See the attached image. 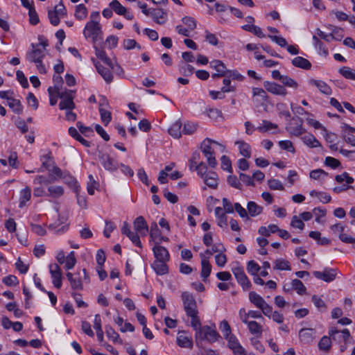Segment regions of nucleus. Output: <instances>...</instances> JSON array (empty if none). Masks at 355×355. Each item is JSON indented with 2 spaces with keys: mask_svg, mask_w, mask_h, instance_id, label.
Listing matches in <instances>:
<instances>
[{
  "mask_svg": "<svg viewBox=\"0 0 355 355\" xmlns=\"http://www.w3.org/2000/svg\"><path fill=\"white\" fill-rule=\"evenodd\" d=\"M219 337L220 335L215 328H212L207 325L203 326L196 333V340H207L210 343L216 342Z\"/></svg>",
  "mask_w": 355,
  "mask_h": 355,
  "instance_id": "obj_3",
  "label": "nucleus"
},
{
  "mask_svg": "<svg viewBox=\"0 0 355 355\" xmlns=\"http://www.w3.org/2000/svg\"><path fill=\"white\" fill-rule=\"evenodd\" d=\"M110 6L116 14L119 15H125L126 12V8L117 0L112 1L110 3Z\"/></svg>",
  "mask_w": 355,
  "mask_h": 355,
  "instance_id": "obj_46",
  "label": "nucleus"
},
{
  "mask_svg": "<svg viewBox=\"0 0 355 355\" xmlns=\"http://www.w3.org/2000/svg\"><path fill=\"white\" fill-rule=\"evenodd\" d=\"M31 197V189L28 187H26L20 191V197L19 201V207L20 208L24 207L26 203L30 200Z\"/></svg>",
  "mask_w": 355,
  "mask_h": 355,
  "instance_id": "obj_28",
  "label": "nucleus"
},
{
  "mask_svg": "<svg viewBox=\"0 0 355 355\" xmlns=\"http://www.w3.org/2000/svg\"><path fill=\"white\" fill-rule=\"evenodd\" d=\"M98 73L103 77L107 83H110L113 80V76L110 71V67L106 68L98 62H94Z\"/></svg>",
  "mask_w": 355,
  "mask_h": 355,
  "instance_id": "obj_18",
  "label": "nucleus"
},
{
  "mask_svg": "<svg viewBox=\"0 0 355 355\" xmlns=\"http://www.w3.org/2000/svg\"><path fill=\"white\" fill-rule=\"evenodd\" d=\"M232 272L234 275L238 283L244 290H248L251 287V283L245 274L243 268L238 263L232 268Z\"/></svg>",
  "mask_w": 355,
  "mask_h": 355,
  "instance_id": "obj_7",
  "label": "nucleus"
},
{
  "mask_svg": "<svg viewBox=\"0 0 355 355\" xmlns=\"http://www.w3.org/2000/svg\"><path fill=\"white\" fill-rule=\"evenodd\" d=\"M166 261H155L152 265L153 268L158 275H163L168 272V268L166 264Z\"/></svg>",
  "mask_w": 355,
  "mask_h": 355,
  "instance_id": "obj_30",
  "label": "nucleus"
},
{
  "mask_svg": "<svg viewBox=\"0 0 355 355\" xmlns=\"http://www.w3.org/2000/svg\"><path fill=\"white\" fill-rule=\"evenodd\" d=\"M89 181L87 184V190L89 195L94 193V189L98 187V182H96L92 175H89Z\"/></svg>",
  "mask_w": 355,
  "mask_h": 355,
  "instance_id": "obj_52",
  "label": "nucleus"
},
{
  "mask_svg": "<svg viewBox=\"0 0 355 355\" xmlns=\"http://www.w3.org/2000/svg\"><path fill=\"white\" fill-rule=\"evenodd\" d=\"M212 144H218V142L209 138H206L201 144V150L207 158L208 164L211 168H215L217 165V161L214 156V150L211 146Z\"/></svg>",
  "mask_w": 355,
  "mask_h": 355,
  "instance_id": "obj_1",
  "label": "nucleus"
},
{
  "mask_svg": "<svg viewBox=\"0 0 355 355\" xmlns=\"http://www.w3.org/2000/svg\"><path fill=\"white\" fill-rule=\"evenodd\" d=\"M8 105L12 110L16 114H21L23 112V106L21 102L18 99L14 98L8 99Z\"/></svg>",
  "mask_w": 355,
  "mask_h": 355,
  "instance_id": "obj_37",
  "label": "nucleus"
},
{
  "mask_svg": "<svg viewBox=\"0 0 355 355\" xmlns=\"http://www.w3.org/2000/svg\"><path fill=\"white\" fill-rule=\"evenodd\" d=\"M335 180L338 183H342L345 181L347 184H351L354 182V178L350 177L347 172H344L340 175H337L335 177Z\"/></svg>",
  "mask_w": 355,
  "mask_h": 355,
  "instance_id": "obj_56",
  "label": "nucleus"
},
{
  "mask_svg": "<svg viewBox=\"0 0 355 355\" xmlns=\"http://www.w3.org/2000/svg\"><path fill=\"white\" fill-rule=\"evenodd\" d=\"M263 87L267 92L274 95L285 96L288 94L286 89L283 85L275 82L264 81Z\"/></svg>",
  "mask_w": 355,
  "mask_h": 355,
  "instance_id": "obj_11",
  "label": "nucleus"
},
{
  "mask_svg": "<svg viewBox=\"0 0 355 355\" xmlns=\"http://www.w3.org/2000/svg\"><path fill=\"white\" fill-rule=\"evenodd\" d=\"M194 171H196L198 175H200L202 178H204L206 174L208 173L207 165L202 162H199V164L196 166Z\"/></svg>",
  "mask_w": 355,
  "mask_h": 355,
  "instance_id": "obj_61",
  "label": "nucleus"
},
{
  "mask_svg": "<svg viewBox=\"0 0 355 355\" xmlns=\"http://www.w3.org/2000/svg\"><path fill=\"white\" fill-rule=\"evenodd\" d=\"M313 274L318 279L331 282L336 278L338 271L335 268H325L323 271H314Z\"/></svg>",
  "mask_w": 355,
  "mask_h": 355,
  "instance_id": "obj_10",
  "label": "nucleus"
},
{
  "mask_svg": "<svg viewBox=\"0 0 355 355\" xmlns=\"http://www.w3.org/2000/svg\"><path fill=\"white\" fill-rule=\"evenodd\" d=\"M226 249L223 245L220 243H216L212 245L211 250L207 249L205 250V253H200V257H201V256H202L204 258L207 257V260H209L214 252H223Z\"/></svg>",
  "mask_w": 355,
  "mask_h": 355,
  "instance_id": "obj_27",
  "label": "nucleus"
},
{
  "mask_svg": "<svg viewBox=\"0 0 355 355\" xmlns=\"http://www.w3.org/2000/svg\"><path fill=\"white\" fill-rule=\"evenodd\" d=\"M32 50L26 54V59L31 62H40L45 56L44 49L39 48V45L31 44Z\"/></svg>",
  "mask_w": 355,
  "mask_h": 355,
  "instance_id": "obj_12",
  "label": "nucleus"
},
{
  "mask_svg": "<svg viewBox=\"0 0 355 355\" xmlns=\"http://www.w3.org/2000/svg\"><path fill=\"white\" fill-rule=\"evenodd\" d=\"M315 331L313 329H302L299 332V337L304 343H310L313 341Z\"/></svg>",
  "mask_w": 355,
  "mask_h": 355,
  "instance_id": "obj_20",
  "label": "nucleus"
},
{
  "mask_svg": "<svg viewBox=\"0 0 355 355\" xmlns=\"http://www.w3.org/2000/svg\"><path fill=\"white\" fill-rule=\"evenodd\" d=\"M53 80L54 86L51 87V89L55 90V94H59L63 84V79L60 76H53Z\"/></svg>",
  "mask_w": 355,
  "mask_h": 355,
  "instance_id": "obj_54",
  "label": "nucleus"
},
{
  "mask_svg": "<svg viewBox=\"0 0 355 355\" xmlns=\"http://www.w3.org/2000/svg\"><path fill=\"white\" fill-rule=\"evenodd\" d=\"M277 125L267 120H263L256 129L261 132H268L272 129H277Z\"/></svg>",
  "mask_w": 355,
  "mask_h": 355,
  "instance_id": "obj_39",
  "label": "nucleus"
},
{
  "mask_svg": "<svg viewBox=\"0 0 355 355\" xmlns=\"http://www.w3.org/2000/svg\"><path fill=\"white\" fill-rule=\"evenodd\" d=\"M279 230L277 225L275 224H270L268 227L261 226L259 228L258 232L262 236H270L271 234L276 233Z\"/></svg>",
  "mask_w": 355,
  "mask_h": 355,
  "instance_id": "obj_34",
  "label": "nucleus"
},
{
  "mask_svg": "<svg viewBox=\"0 0 355 355\" xmlns=\"http://www.w3.org/2000/svg\"><path fill=\"white\" fill-rule=\"evenodd\" d=\"M292 288L297 291L300 295H303L306 292V287L298 279H295L291 282Z\"/></svg>",
  "mask_w": 355,
  "mask_h": 355,
  "instance_id": "obj_48",
  "label": "nucleus"
},
{
  "mask_svg": "<svg viewBox=\"0 0 355 355\" xmlns=\"http://www.w3.org/2000/svg\"><path fill=\"white\" fill-rule=\"evenodd\" d=\"M302 139L303 142L311 148L320 146L319 141L311 134L304 135Z\"/></svg>",
  "mask_w": 355,
  "mask_h": 355,
  "instance_id": "obj_41",
  "label": "nucleus"
},
{
  "mask_svg": "<svg viewBox=\"0 0 355 355\" xmlns=\"http://www.w3.org/2000/svg\"><path fill=\"white\" fill-rule=\"evenodd\" d=\"M215 216L217 218L218 225L220 227L225 228L227 226V218L226 213L223 212V209L220 207H216L214 210Z\"/></svg>",
  "mask_w": 355,
  "mask_h": 355,
  "instance_id": "obj_23",
  "label": "nucleus"
},
{
  "mask_svg": "<svg viewBox=\"0 0 355 355\" xmlns=\"http://www.w3.org/2000/svg\"><path fill=\"white\" fill-rule=\"evenodd\" d=\"M56 94L61 99L59 103L60 110H73L75 108V104L73 101L74 98V92L73 90L68 89Z\"/></svg>",
  "mask_w": 355,
  "mask_h": 355,
  "instance_id": "obj_5",
  "label": "nucleus"
},
{
  "mask_svg": "<svg viewBox=\"0 0 355 355\" xmlns=\"http://www.w3.org/2000/svg\"><path fill=\"white\" fill-rule=\"evenodd\" d=\"M69 134L77 141L80 142L85 146L89 147L90 146V143L85 140L78 132L76 128L73 127H71L69 128Z\"/></svg>",
  "mask_w": 355,
  "mask_h": 355,
  "instance_id": "obj_40",
  "label": "nucleus"
},
{
  "mask_svg": "<svg viewBox=\"0 0 355 355\" xmlns=\"http://www.w3.org/2000/svg\"><path fill=\"white\" fill-rule=\"evenodd\" d=\"M116 229L114 223L110 220H105V226L103 231V234L106 238H110V233Z\"/></svg>",
  "mask_w": 355,
  "mask_h": 355,
  "instance_id": "obj_60",
  "label": "nucleus"
},
{
  "mask_svg": "<svg viewBox=\"0 0 355 355\" xmlns=\"http://www.w3.org/2000/svg\"><path fill=\"white\" fill-rule=\"evenodd\" d=\"M201 277L204 282H206L207 277L210 275L211 271V266L209 261L207 260V257H203L201 256Z\"/></svg>",
  "mask_w": 355,
  "mask_h": 355,
  "instance_id": "obj_24",
  "label": "nucleus"
},
{
  "mask_svg": "<svg viewBox=\"0 0 355 355\" xmlns=\"http://www.w3.org/2000/svg\"><path fill=\"white\" fill-rule=\"evenodd\" d=\"M87 15V10L83 4H79L76 7L75 17L78 20H83Z\"/></svg>",
  "mask_w": 355,
  "mask_h": 355,
  "instance_id": "obj_47",
  "label": "nucleus"
},
{
  "mask_svg": "<svg viewBox=\"0 0 355 355\" xmlns=\"http://www.w3.org/2000/svg\"><path fill=\"white\" fill-rule=\"evenodd\" d=\"M302 124L303 121L302 119L299 117L293 118L291 123L286 128V129L290 132V134L298 137L304 132Z\"/></svg>",
  "mask_w": 355,
  "mask_h": 355,
  "instance_id": "obj_13",
  "label": "nucleus"
},
{
  "mask_svg": "<svg viewBox=\"0 0 355 355\" xmlns=\"http://www.w3.org/2000/svg\"><path fill=\"white\" fill-rule=\"evenodd\" d=\"M292 64L295 67L301 68L303 69L309 70L311 68V62L306 58L297 56L292 60Z\"/></svg>",
  "mask_w": 355,
  "mask_h": 355,
  "instance_id": "obj_26",
  "label": "nucleus"
},
{
  "mask_svg": "<svg viewBox=\"0 0 355 355\" xmlns=\"http://www.w3.org/2000/svg\"><path fill=\"white\" fill-rule=\"evenodd\" d=\"M329 335L333 340L338 343H347L350 338V333L347 329L338 331L336 328L332 327L329 331Z\"/></svg>",
  "mask_w": 355,
  "mask_h": 355,
  "instance_id": "obj_9",
  "label": "nucleus"
},
{
  "mask_svg": "<svg viewBox=\"0 0 355 355\" xmlns=\"http://www.w3.org/2000/svg\"><path fill=\"white\" fill-rule=\"evenodd\" d=\"M153 252L156 261H168L170 254L167 249L159 245V242H155V246L153 248Z\"/></svg>",
  "mask_w": 355,
  "mask_h": 355,
  "instance_id": "obj_14",
  "label": "nucleus"
},
{
  "mask_svg": "<svg viewBox=\"0 0 355 355\" xmlns=\"http://www.w3.org/2000/svg\"><path fill=\"white\" fill-rule=\"evenodd\" d=\"M281 83H282L284 87H288L295 89H296L298 87L297 83L292 78L286 75H284V77L282 78Z\"/></svg>",
  "mask_w": 355,
  "mask_h": 355,
  "instance_id": "obj_51",
  "label": "nucleus"
},
{
  "mask_svg": "<svg viewBox=\"0 0 355 355\" xmlns=\"http://www.w3.org/2000/svg\"><path fill=\"white\" fill-rule=\"evenodd\" d=\"M236 145H238L240 154L247 158H250L251 156V147L250 146L245 142L244 141H236Z\"/></svg>",
  "mask_w": 355,
  "mask_h": 355,
  "instance_id": "obj_29",
  "label": "nucleus"
},
{
  "mask_svg": "<svg viewBox=\"0 0 355 355\" xmlns=\"http://www.w3.org/2000/svg\"><path fill=\"white\" fill-rule=\"evenodd\" d=\"M47 196L52 198H59L64 193V189L61 186H50L48 187Z\"/></svg>",
  "mask_w": 355,
  "mask_h": 355,
  "instance_id": "obj_43",
  "label": "nucleus"
},
{
  "mask_svg": "<svg viewBox=\"0 0 355 355\" xmlns=\"http://www.w3.org/2000/svg\"><path fill=\"white\" fill-rule=\"evenodd\" d=\"M188 317L191 318V327L194 329L196 331V333L199 329H201L202 327H201V323L199 317L198 316V313H195L193 315H189Z\"/></svg>",
  "mask_w": 355,
  "mask_h": 355,
  "instance_id": "obj_59",
  "label": "nucleus"
},
{
  "mask_svg": "<svg viewBox=\"0 0 355 355\" xmlns=\"http://www.w3.org/2000/svg\"><path fill=\"white\" fill-rule=\"evenodd\" d=\"M200 155L198 152H194L192 154L191 157L189 160L190 171H194V168H196V166L199 164L198 160L200 159Z\"/></svg>",
  "mask_w": 355,
  "mask_h": 355,
  "instance_id": "obj_63",
  "label": "nucleus"
},
{
  "mask_svg": "<svg viewBox=\"0 0 355 355\" xmlns=\"http://www.w3.org/2000/svg\"><path fill=\"white\" fill-rule=\"evenodd\" d=\"M177 345L181 347L191 348L193 343L191 338L187 336L184 332H179L177 337Z\"/></svg>",
  "mask_w": 355,
  "mask_h": 355,
  "instance_id": "obj_25",
  "label": "nucleus"
},
{
  "mask_svg": "<svg viewBox=\"0 0 355 355\" xmlns=\"http://www.w3.org/2000/svg\"><path fill=\"white\" fill-rule=\"evenodd\" d=\"M182 123L180 121H177L173 123L168 129V133L174 138L178 139L181 137L182 132Z\"/></svg>",
  "mask_w": 355,
  "mask_h": 355,
  "instance_id": "obj_36",
  "label": "nucleus"
},
{
  "mask_svg": "<svg viewBox=\"0 0 355 355\" xmlns=\"http://www.w3.org/2000/svg\"><path fill=\"white\" fill-rule=\"evenodd\" d=\"M96 49V55L101 59L102 61L104 62L109 67H110L112 69H114V65L112 63V60L107 56L105 52L100 49L95 48Z\"/></svg>",
  "mask_w": 355,
  "mask_h": 355,
  "instance_id": "obj_38",
  "label": "nucleus"
},
{
  "mask_svg": "<svg viewBox=\"0 0 355 355\" xmlns=\"http://www.w3.org/2000/svg\"><path fill=\"white\" fill-rule=\"evenodd\" d=\"M339 73L346 79L355 80V69L349 67H343L339 69Z\"/></svg>",
  "mask_w": 355,
  "mask_h": 355,
  "instance_id": "obj_45",
  "label": "nucleus"
},
{
  "mask_svg": "<svg viewBox=\"0 0 355 355\" xmlns=\"http://www.w3.org/2000/svg\"><path fill=\"white\" fill-rule=\"evenodd\" d=\"M101 33V27L99 23H94L93 21L87 22L83 30V35L87 40L89 39L95 43Z\"/></svg>",
  "mask_w": 355,
  "mask_h": 355,
  "instance_id": "obj_4",
  "label": "nucleus"
},
{
  "mask_svg": "<svg viewBox=\"0 0 355 355\" xmlns=\"http://www.w3.org/2000/svg\"><path fill=\"white\" fill-rule=\"evenodd\" d=\"M252 92L254 101L256 102L257 105H263L268 101V96L265 89L259 87H253Z\"/></svg>",
  "mask_w": 355,
  "mask_h": 355,
  "instance_id": "obj_16",
  "label": "nucleus"
},
{
  "mask_svg": "<svg viewBox=\"0 0 355 355\" xmlns=\"http://www.w3.org/2000/svg\"><path fill=\"white\" fill-rule=\"evenodd\" d=\"M249 300L257 308L261 310L264 315L270 318L272 306L260 295L254 291H251L249 293Z\"/></svg>",
  "mask_w": 355,
  "mask_h": 355,
  "instance_id": "obj_2",
  "label": "nucleus"
},
{
  "mask_svg": "<svg viewBox=\"0 0 355 355\" xmlns=\"http://www.w3.org/2000/svg\"><path fill=\"white\" fill-rule=\"evenodd\" d=\"M123 47L125 49L130 50L134 48L141 49V46L133 39H126L123 42Z\"/></svg>",
  "mask_w": 355,
  "mask_h": 355,
  "instance_id": "obj_57",
  "label": "nucleus"
},
{
  "mask_svg": "<svg viewBox=\"0 0 355 355\" xmlns=\"http://www.w3.org/2000/svg\"><path fill=\"white\" fill-rule=\"evenodd\" d=\"M194 67L190 64L183 63L180 66L179 71L184 76H190L193 74Z\"/></svg>",
  "mask_w": 355,
  "mask_h": 355,
  "instance_id": "obj_53",
  "label": "nucleus"
},
{
  "mask_svg": "<svg viewBox=\"0 0 355 355\" xmlns=\"http://www.w3.org/2000/svg\"><path fill=\"white\" fill-rule=\"evenodd\" d=\"M68 280L70 282L71 288L73 290H82L83 286L80 276V272L71 273L67 272L66 274Z\"/></svg>",
  "mask_w": 355,
  "mask_h": 355,
  "instance_id": "obj_17",
  "label": "nucleus"
},
{
  "mask_svg": "<svg viewBox=\"0 0 355 355\" xmlns=\"http://www.w3.org/2000/svg\"><path fill=\"white\" fill-rule=\"evenodd\" d=\"M98 158L103 168L108 171H116L119 167V163L114 159L109 154L99 153Z\"/></svg>",
  "mask_w": 355,
  "mask_h": 355,
  "instance_id": "obj_8",
  "label": "nucleus"
},
{
  "mask_svg": "<svg viewBox=\"0 0 355 355\" xmlns=\"http://www.w3.org/2000/svg\"><path fill=\"white\" fill-rule=\"evenodd\" d=\"M103 103H100L99 112L102 122L107 125L111 121V113L102 107Z\"/></svg>",
  "mask_w": 355,
  "mask_h": 355,
  "instance_id": "obj_50",
  "label": "nucleus"
},
{
  "mask_svg": "<svg viewBox=\"0 0 355 355\" xmlns=\"http://www.w3.org/2000/svg\"><path fill=\"white\" fill-rule=\"evenodd\" d=\"M249 331L253 335H256L257 337H260L263 332L262 326L257 322L252 320L249 321L247 324Z\"/></svg>",
  "mask_w": 355,
  "mask_h": 355,
  "instance_id": "obj_32",
  "label": "nucleus"
},
{
  "mask_svg": "<svg viewBox=\"0 0 355 355\" xmlns=\"http://www.w3.org/2000/svg\"><path fill=\"white\" fill-rule=\"evenodd\" d=\"M261 268L254 261H250L247 264V270L249 273L252 275H256L260 270Z\"/></svg>",
  "mask_w": 355,
  "mask_h": 355,
  "instance_id": "obj_58",
  "label": "nucleus"
},
{
  "mask_svg": "<svg viewBox=\"0 0 355 355\" xmlns=\"http://www.w3.org/2000/svg\"><path fill=\"white\" fill-rule=\"evenodd\" d=\"M227 183L232 187L241 189V184L237 177L234 175H230L227 178Z\"/></svg>",
  "mask_w": 355,
  "mask_h": 355,
  "instance_id": "obj_62",
  "label": "nucleus"
},
{
  "mask_svg": "<svg viewBox=\"0 0 355 355\" xmlns=\"http://www.w3.org/2000/svg\"><path fill=\"white\" fill-rule=\"evenodd\" d=\"M222 169L230 173L232 172V163L230 158L226 155H223L220 158Z\"/></svg>",
  "mask_w": 355,
  "mask_h": 355,
  "instance_id": "obj_55",
  "label": "nucleus"
},
{
  "mask_svg": "<svg viewBox=\"0 0 355 355\" xmlns=\"http://www.w3.org/2000/svg\"><path fill=\"white\" fill-rule=\"evenodd\" d=\"M309 83L315 86L321 93L326 95L331 94V89L325 82L320 80L311 79Z\"/></svg>",
  "mask_w": 355,
  "mask_h": 355,
  "instance_id": "obj_22",
  "label": "nucleus"
},
{
  "mask_svg": "<svg viewBox=\"0 0 355 355\" xmlns=\"http://www.w3.org/2000/svg\"><path fill=\"white\" fill-rule=\"evenodd\" d=\"M150 16L153 17V20L159 24H163L167 20V13L163 9H152Z\"/></svg>",
  "mask_w": 355,
  "mask_h": 355,
  "instance_id": "obj_19",
  "label": "nucleus"
},
{
  "mask_svg": "<svg viewBox=\"0 0 355 355\" xmlns=\"http://www.w3.org/2000/svg\"><path fill=\"white\" fill-rule=\"evenodd\" d=\"M205 184L210 188L216 189L218 184V177L214 171H209L203 178Z\"/></svg>",
  "mask_w": 355,
  "mask_h": 355,
  "instance_id": "obj_21",
  "label": "nucleus"
},
{
  "mask_svg": "<svg viewBox=\"0 0 355 355\" xmlns=\"http://www.w3.org/2000/svg\"><path fill=\"white\" fill-rule=\"evenodd\" d=\"M182 300L187 315H193L195 313H198L196 300L190 293L183 292Z\"/></svg>",
  "mask_w": 355,
  "mask_h": 355,
  "instance_id": "obj_6",
  "label": "nucleus"
},
{
  "mask_svg": "<svg viewBox=\"0 0 355 355\" xmlns=\"http://www.w3.org/2000/svg\"><path fill=\"white\" fill-rule=\"evenodd\" d=\"M247 209L249 215L252 217L259 215L263 211V207L253 201H250L248 203Z\"/></svg>",
  "mask_w": 355,
  "mask_h": 355,
  "instance_id": "obj_35",
  "label": "nucleus"
},
{
  "mask_svg": "<svg viewBox=\"0 0 355 355\" xmlns=\"http://www.w3.org/2000/svg\"><path fill=\"white\" fill-rule=\"evenodd\" d=\"M105 329V334L110 340L114 343L122 344L123 341L120 338L119 334L110 325H106Z\"/></svg>",
  "mask_w": 355,
  "mask_h": 355,
  "instance_id": "obj_31",
  "label": "nucleus"
},
{
  "mask_svg": "<svg viewBox=\"0 0 355 355\" xmlns=\"http://www.w3.org/2000/svg\"><path fill=\"white\" fill-rule=\"evenodd\" d=\"M279 146L282 150H286L293 153H295V148L293 143L289 140L280 141Z\"/></svg>",
  "mask_w": 355,
  "mask_h": 355,
  "instance_id": "obj_64",
  "label": "nucleus"
},
{
  "mask_svg": "<svg viewBox=\"0 0 355 355\" xmlns=\"http://www.w3.org/2000/svg\"><path fill=\"white\" fill-rule=\"evenodd\" d=\"M313 40L314 42V46L315 49L318 51V53L320 55L327 56L328 55V49L325 46V45L315 35L313 36Z\"/></svg>",
  "mask_w": 355,
  "mask_h": 355,
  "instance_id": "obj_42",
  "label": "nucleus"
},
{
  "mask_svg": "<svg viewBox=\"0 0 355 355\" xmlns=\"http://www.w3.org/2000/svg\"><path fill=\"white\" fill-rule=\"evenodd\" d=\"M209 67L216 70V72L223 73L225 76H227V69L222 61L214 60L209 62Z\"/></svg>",
  "mask_w": 355,
  "mask_h": 355,
  "instance_id": "obj_33",
  "label": "nucleus"
},
{
  "mask_svg": "<svg viewBox=\"0 0 355 355\" xmlns=\"http://www.w3.org/2000/svg\"><path fill=\"white\" fill-rule=\"evenodd\" d=\"M331 339L330 336H323L318 343V347L322 351H328L331 347Z\"/></svg>",
  "mask_w": 355,
  "mask_h": 355,
  "instance_id": "obj_49",
  "label": "nucleus"
},
{
  "mask_svg": "<svg viewBox=\"0 0 355 355\" xmlns=\"http://www.w3.org/2000/svg\"><path fill=\"white\" fill-rule=\"evenodd\" d=\"M134 230L136 232L139 233L141 236H145L148 232V227L146 221L143 216H138L135 220Z\"/></svg>",
  "mask_w": 355,
  "mask_h": 355,
  "instance_id": "obj_15",
  "label": "nucleus"
},
{
  "mask_svg": "<svg viewBox=\"0 0 355 355\" xmlns=\"http://www.w3.org/2000/svg\"><path fill=\"white\" fill-rule=\"evenodd\" d=\"M274 269L279 270H291V267L288 261L284 259H277L275 261Z\"/></svg>",
  "mask_w": 355,
  "mask_h": 355,
  "instance_id": "obj_44",
  "label": "nucleus"
}]
</instances>
